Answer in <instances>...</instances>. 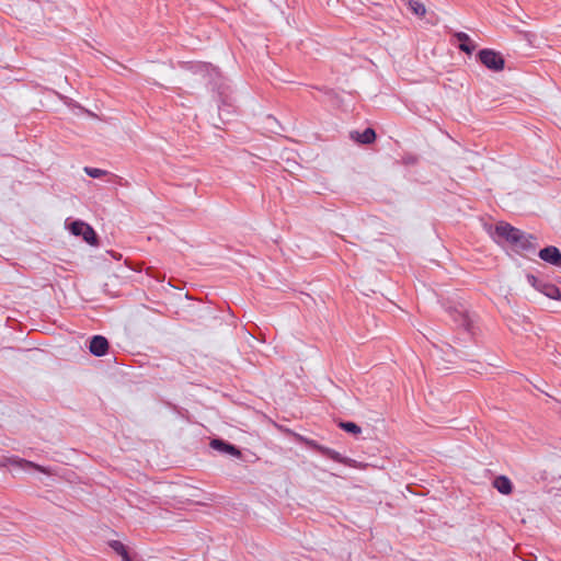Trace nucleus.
Wrapping results in <instances>:
<instances>
[{"instance_id":"1","label":"nucleus","mask_w":561,"mask_h":561,"mask_svg":"<svg viewBox=\"0 0 561 561\" xmlns=\"http://www.w3.org/2000/svg\"><path fill=\"white\" fill-rule=\"evenodd\" d=\"M495 233L505 239L516 251L529 254L535 253L537 249L536 237L526 234L519 229L507 222H499L495 226Z\"/></svg>"},{"instance_id":"2","label":"nucleus","mask_w":561,"mask_h":561,"mask_svg":"<svg viewBox=\"0 0 561 561\" xmlns=\"http://www.w3.org/2000/svg\"><path fill=\"white\" fill-rule=\"evenodd\" d=\"M480 61L492 71H502L505 66L503 56L493 49H482L479 53Z\"/></svg>"},{"instance_id":"3","label":"nucleus","mask_w":561,"mask_h":561,"mask_svg":"<svg viewBox=\"0 0 561 561\" xmlns=\"http://www.w3.org/2000/svg\"><path fill=\"white\" fill-rule=\"evenodd\" d=\"M295 438L307 445L308 447L312 448V449H316L318 450L319 453H321L322 455L329 457L330 459L336 461V462H341V463H347V459L342 457L340 453L333 450V449H330V448H327L324 446H321L319 445L316 440H312V439H309L302 435H299V434H295Z\"/></svg>"},{"instance_id":"4","label":"nucleus","mask_w":561,"mask_h":561,"mask_svg":"<svg viewBox=\"0 0 561 561\" xmlns=\"http://www.w3.org/2000/svg\"><path fill=\"white\" fill-rule=\"evenodd\" d=\"M70 231L75 236H81L87 243L98 245V237L90 225L83 221H73L70 225Z\"/></svg>"},{"instance_id":"5","label":"nucleus","mask_w":561,"mask_h":561,"mask_svg":"<svg viewBox=\"0 0 561 561\" xmlns=\"http://www.w3.org/2000/svg\"><path fill=\"white\" fill-rule=\"evenodd\" d=\"M450 316L453 321L466 331H471L473 321L466 310L451 309Z\"/></svg>"},{"instance_id":"6","label":"nucleus","mask_w":561,"mask_h":561,"mask_svg":"<svg viewBox=\"0 0 561 561\" xmlns=\"http://www.w3.org/2000/svg\"><path fill=\"white\" fill-rule=\"evenodd\" d=\"M538 256L546 263L561 265V252L557 247H547L538 252Z\"/></svg>"},{"instance_id":"7","label":"nucleus","mask_w":561,"mask_h":561,"mask_svg":"<svg viewBox=\"0 0 561 561\" xmlns=\"http://www.w3.org/2000/svg\"><path fill=\"white\" fill-rule=\"evenodd\" d=\"M90 352L95 356H103L108 350V342L104 336L95 335L90 342Z\"/></svg>"},{"instance_id":"8","label":"nucleus","mask_w":561,"mask_h":561,"mask_svg":"<svg viewBox=\"0 0 561 561\" xmlns=\"http://www.w3.org/2000/svg\"><path fill=\"white\" fill-rule=\"evenodd\" d=\"M210 447L220 453H226L237 458L241 457V451L236 446L230 445L221 439H213L210 442Z\"/></svg>"},{"instance_id":"9","label":"nucleus","mask_w":561,"mask_h":561,"mask_svg":"<svg viewBox=\"0 0 561 561\" xmlns=\"http://www.w3.org/2000/svg\"><path fill=\"white\" fill-rule=\"evenodd\" d=\"M492 485L503 495H510L513 492V483L506 476H497Z\"/></svg>"},{"instance_id":"10","label":"nucleus","mask_w":561,"mask_h":561,"mask_svg":"<svg viewBox=\"0 0 561 561\" xmlns=\"http://www.w3.org/2000/svg\"><path fill=\"white\" fill-rule=\"evenodd\" d=\"M352 139L359 144H371L376 139V133L373 128H366L363 133L359 131H352L351 133Z\"/></svg>"},{"instance_id":"11","label":"nucleus","mask_w":561,"mask_h":561,"mask_svg":"<svg viewBox=\"0 0 561 561\" xmlns=\"http://www.w3.org/2000/svg\"><path fill=\"white\" fill-rule=\"evenodd\" d=\"M455 37L459 42V48L466 54L470 55L476 49L477 46L472 44L468 34L458 32L455 34Z\"/></svg>"},{"instance_id":"12","label":"nucleus","mask_w":561,"mask_h":561,"mask_svg":"<svg viewBox=\"0 0 561 561\" xmlns=\"http://www.w3.org/2000/svg\"><path fill=\"white\" fill-rule=\"evenodd\" d=\"M110 547L122 558V561H133L127 547L119 540L110 541Z\"/></svg>"},{"instance_id":"13","label":"nucleus","mask_w":561,"mask_h":561,"mask_svg":"<svg viewBox=\"0 0 561 561\" xmlns=\"http://www.w3.org/2000/svg\"><path fill=\"white\" fill-rule=\"evenodd\" d=\"M538 290L541 291L543 295L551 299H559L560 298V290L559 288L553 284H546L541 283L540 287H538Z\"/></svg>"},{"instance_id":"14","label":"nucleus","mask_w":561,"mask_h":561,"mask_svg":"<svg viewBox=\"0 0 561 561\" xmlns=\"http://www.w3.org/2000/svg\"><path fill=\"white\" fill-rule=\"evenodd\" d=\"M409 7L410 9L412 10V12L421 18H423L425 14H426V8L423 3L419 2V1H415V0H410L409 1Z\"/></svg>"},{"instance_id":"15","label":"nucleus","mask_w":561,"mask_h":561,"mask_svg":"<svg viewBox=\"0 0 561 561\" xmlns=\"http://www.w3.org/2000/svg\"><path fill=\"white\" fill-rule=\"evenodd\" d=\"M339 426L344 431L357 435L362 432V428L353 422H340Z\"/></svg>"},{"instance_id":"16","label":"nucleus","mask_w":561,"mask_h":561,"mask_svg":"<svg viewBox=\"0 0 561 561\" xmlns=\"http://www.w3.org/2000/svg\"><path fill=\"white\" fill-rule=\"evenodd\" d=\"M84 172L91 178H101L107 174V171L98 168H84Z\"/></svg>"},{"instance_id":"17","label":"nucleus","mask_w":561,"mask_h":561,"mask_svg":"<svg viewBox=\"0 0 561 561\" xmlns=\"http://www.w3.org/2000/svg\"><path fill=\"white\" fill-rule=\"evenodd\" d=\"M16 463H19V465H23V466H26V467L34 468V469H36V470H38V471L43 472V473H47V474L49 473V472H48V470H47V469H45L44 467L38 466V465H36V463H34V462H31V461H26V460H19V461H16Z\"/></svg>"},{"instance_id":"18","label":"nucleus","mask_w":561,"mask_h":561,"mask_svg":"<svg viewBox=\"0 0 561 561\" xmlns=\"http://www.w3.org/2000/svg\"><path fill=\"white\" fill-rule=\"evenodd\" d=\"M417 161V157L414 154H407L402 158V162L404 164H415Z\"/></svg>"},{"instance_id":"19","label":"nucleus","mask_w":561,"mask_h":561,"mask_svg":"<svg viewBox=\"0 0 561 561\" xmlns=\"http://www.w3.org/2000/svg\"><path fill=\"white\" fill-rule=\"evenodd\" d=\"M527 279H528V282H529V283H530L535 288H537V289H538V287H540L541 282H539V280L537 279V277H536V276H534V275H528V276H527Z\"/></svg>"},{"instance_id":"20","label":"nucleus","mask_w":561,"mask_h":561,"mask_svg":"<svg viewBox=\"0 0 561 561\" xmlns=\"http://www.w3.org/2000/svg\"><path fill=\"white\" fill-rule=\"evenodd\" d=\"M368 1H369L373 5H378V7H380V5H382V1H383V0H368Z\"/></svg>"}]
</instances>
